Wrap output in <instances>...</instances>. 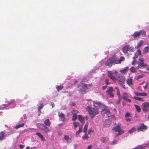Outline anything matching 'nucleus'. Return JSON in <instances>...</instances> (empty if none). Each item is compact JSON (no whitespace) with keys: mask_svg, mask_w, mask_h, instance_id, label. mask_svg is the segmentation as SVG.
Here are the masks:
<instances>
[{"mask_svg":"<svg viewBox=\"0 0 149 149\" xmlns=\"http://www.w3.org/2000/svg\"><path fill=\"white\" fill-rule=\"evenodd\" d=\"M134 94L136 95L137 96H145L147 95V93H139L137 92H135Z\"/></svg>","mask_w":149,"mask_h":149,"instance_id":"obj_12","label":"nucleus"},{"mask_svg":"<svg viewBox=\"0 0 149 149\" xmlns=\"http://www.w3.org/2000/svg\"><path fill=\"white\" fill-rule=\"evenodd\" d=\"M75 104L74 103V102H72V103H71V105L72 106H75Z\"/></svg>","mask_w":149,"mask_h":149,"instance_id":"obj_62","label":"nucleus"},{"mask_svg":"<svg viewBox=\"0 0 149 149\" xmlns=\"http://www.w3.org/2000/svg\"><path fill=\"white\" fill-rule=\"evenodd\" d=\"M136 109V111L137 112H140L141 111V109L140 106L136 104L134 105Z\"/></svg>","mask_w":149,"mask_h":149,"instance_id":"obj_29","label":"nucleus"},{"mask_svg":"<svg viewBox=\"0 0 149 149\" xmlns=\"http://www.w3.org/2000/svg\"><path fill=\"white\" fill-rule=\"evenodd\" d=\"M122 97L124 100H127L128 98V94L127 93H123Z\"/></svg>","mask_w":149,"mask_h":149,"instance_id":"obj_30","label":"nucleus"},{"mask_svg":"<svg viewBox=\"0 0 149 149\" xmlns=\"http://www.w3.org/2000/svg\"><path fill=\"white\" fill-rule=\"evenodd\" d=\"M43 107V105L42 104H40L38 110V111L40 112V113H41V109H42Z\"/></svg>","mask_w":149,"mask_h":149,"instance_id":"obj_39","label":"nucleus"},{"mask_svg":"<svg viewBox=\"0 0 149 149\" xmlns=\"http://www.w3.org/2000/svg\"><path fill=\"white\" fill-rule=\"evenodd\" d=\"M135 70V68L133 67H131L130 69V71L132 73L135 72H136Z\"/></svg>","mask_w":149,"mask_h":149,"instance_id":"obj_40","label":"nucleus"},{"mask_svg":"<svg viewBox=\"0 0 149 149\" xmlns=\"http://www.w3.org/2000/svg\"><path fill=\"white\" fill-rule=\"evenodd\" d=\"M148 129V127L144 123L141 124L140 126L137 129V131L138 132H144Z\"/></svg>","mask_w":149,"mask_h":149,"instance_id":"obj_7","label":"nucleus"},{"mask_svg":"<svg viewBox=\"0 0 149 149\" xmlns=\"http://www.w3.org/2000/svg\"><path fill=\"white\" fill-rule=\"evenodd\" d=\"M116 140H113L112 141V142L111 143H112V144L113 145V144H116Z\"/></svg>","mask_w":149,"mask_h":149,"instance_id":"obj_55","label":"nucleus"},{"mask_svg":"<svg viewBox=\"0 0 149 149\" xmlns=\"http://www.w3.org/2000/svg\"><path fill=\"white\" fill-rule=\"evenodd\" d=\"M127 83L130 86L132 85L133 79L131 78L127 79Z\"/></svg>","mask_w":149,"mask_h":149,"instance_id":"obj_16","label":"nucleus"},{"mask_svg":"<svg viewBox=\"0 0 149 149\" xmlns=\"http://www.w3.org/2000/svg\"><path fill=\"white\" fill-rule=\"evenodd\" d=\"M82 131V127H79V129L78 131H77L75 133V135L76 137H78L79 134Z\"/></svg>","mask_w":149,"mask_h":149,"instance_id":"obj_26","label":"nucleus"},{"mask_svg":"<svg viewBox=\"0 0 149 149\" xmlns=\"http://www.w3.org/2000/svg\"><path fill=\"white\" fill-rule=\"evenodd\" d=\"M125 59V58L123 56H121L119 59H118L113 55L106 61L104 65H105L108 66L109 68H111L113 64L120 63L122 61H124Z\"/></svg>","mask_w":149,"mask_h":149,"instance_id":"obj_2","label":"nucleus"},{"mask_svg":"<svg viewBox=\"0 0 149 149\" xmlns=\"http://www.w3.org/2000/svg\"><path fill=\"white\" fill-rule=\"evenodd\" d=\"M136 54L139 55L141 54V52L140 50H138L136 52Z\"/></svg>","mask_w":149,"mask_h":149,"instance_id":"obj_47","label":"nucleus"},{"mask_svg":"<svg viewBox=\"0 0 149 149\" xmlns=\"http://www.w3.org/2000/svg\"><path fill=\"white\" fill-rule=\"evenodd\" d=\"M149 52V46H147L143 49V54Z\"/></svg>","mask_w":149,"mask_h":149,"instance_id":"obj_21","label":"nucleus"},{"mask_svg":"<svg viewBox=\"0 0 149 149\" xmlns=\"http://www.w3.org/2000/svg\"><path fill=\"white\" fill-rule=\"evenodd\" d=\"M117 95L118 97H120V94L119 91H117Z\"/></svg>","mask_w":149,"mask_h":149,"instance_id":"obj_50","label":"nucleus"},{"mask_svg":"<svg viewBox=\"0 0 149 149\" xmlns=\"http://www.w3.org/2000/svg\"><path fill=\"white\" fill-rule=\"evenodd\" d=\"M143 146L142 145H139L136 148V149H143Z\"/></svg>","mask_w":149,"mask_h":149,"instance_id":"obj_44","label":"nucleus"},{"mask_svg":"<svg viewBox=\"0 0 149 149\" xmlns=\"http://www.w3.org/2000/svg\"><path fill=\"white\" fill-rule=\"evenodd\" d=\"M126 100V101H128V102H131V100H130V99H127V100Z\"/></svg>","mask_w":149,"mask_h":149,"instance_id":"obj_63","label":"nucleus"},{"mask_svg":"<svg viewBox=\"0 0 149 149\" xmlns=\"http://www.w3.org/2000/svg\"><path fill=\"white\" fill-rule=\"evenodd\" d=\"M73 112L75 113H76H76H79V111H78V110H73Z\"/></svg>","mask_w":149,"mask_h":149,"instance_id":"obj_53","label":"nucleus"},{"mask_svg":"<svg viewBox=\"0 0 149 149\" xmlns=\"http://www.w3.org/2000/svg\"><path fill=\"white\" fill-rule=\"evenodd\" d=\"M138 57V56H137L136 55V54H135V56L133 57V59H136V58H137Z\"/></svg>","mask_w":149,"mask_h":149,"instance_id":"obj_59","label":"nucleus"},{"mask_svg":"<svg viewBox=\"0 0 149 149\" xmlns=\"http://www.w3.org/2000/svg\"><path fill=\"white\" fill-rule=\"evenodd\" d=\"M109 111L107 109H104L102 110V113L103 114L108 113H109Z\"/></svg>","mask_w":149,"mask_h":149,"instance_id":"obj_38","label":"nucleus"},{"mask_svg":"<svg viewBox=\"0 0 149 149\" xmlns=\"http://www.w3.org/2000/svg\"><path fill=\"white\" fill-rule=\"evenodd\" d=\"M78 118L79 120L83 125L85 123L84 118L81 115H78Z\"/></svg>","mask_w":149,"mask_h":149,"instance_id":"obj_13","label":"nucleus"},{"mask_svg":"<svg viewBox=\"0 0 149 149\" xmlns=\"http://www.w3.org/2000/svg\"><path fill=\"white\" fill-rule=\"evenodd\" d=\"M113 88L112 87H110L107 90L106 93L107 95L111 97H114V95L113 93Z\"/></svg>","mask_w":149,"mask_h":149,"instance_id":"obj_8","label":"nucleus"},{"mask_svg":"<svg viewBox=\"0 0 149 149\" xmlns=\"http://www.w3.org/2000/svg\"><path fill=\"white\" fill-rule=\"evenodd\" d=\"M106 138L104 137H101L100 138V141L102 143H104L105 142Z\"/></svg>","mask_w":149,"mask_h":149,"instance_id":"obj_42","label":"nucleus"},{"mask_svg":"<svg viewBox=\"0 0 149 149\" xmlns=\"http://www.w3.org/2000/svg\"><path fill=\"white\" fill-rule=\"evenodd\" d=\"M144 43V42L143 40H141L138 43L136 47L137 49L139 48Z\"/></svg>","mask_w":149,"mask_h":149,"instance_id":"obj_28","label":"nucleus"},{"mask_svg":"<svg viewBox=\"0 0 149 149\" xmlns=\"http://www.w3.org/2000/svg\"><path fill=\"white\" fill-rule=\"evenodd\" d=\"M134 99L137 100H138L139 101H144V100L142 98L139 97H134Z\"/></svg>","mask_w":149,"mask_h":149,"instance_id":"obj_36","label":"nucleus"},{"mask_svg":"<svg viewBox=\"0 0 149 149\" xmlns=\"http://www.w3.org/2000/svg\"><path fill=\"white\" fill-rule=\"evenodd\" d=\"M63 139L65 140L67 142H70L71 140V139L70 138L69 136L66 135H64Z\"/></svg>","mask_w":149,"mask_h":149,"instance_id":"obj_23","label":"nucleus"},{"mask_svg":"<svg viewBox=\"0 0 149 149\" xmlns=\"http://www.w3.org/2000/svg\"><path fill=\"white\" fill-rule=\"evenodd\" d=\"M56 88L58 92H59L60 90L63 88V87L62 86H56Z\"/></svg>","mask_w":149,"mask_h":149,"instance_id":"obj_33","label":"nucleus"},{"mask_svg":"<svg viewBox=\"0 0 149 149\" xmlns=\"http://www.w3.org/2000/svg\"><path fill=\"white\" fill-rule=\"evenodd\" d=\"M149 102H144L142 104V108L143 111L144 112H147L149 110Z\"/></svg>","mask_w":149,"mask_h":149,"instance_id":"obj_9","label":"nucleus"},{"mask_svg":"<svg viewBox=\"0 0 149 149\" xmlns=\"http://www.w3.org/2000/svg\"><path fill=\"white\" fill-rule=\"evenodd\" d=\"M113 130L115 131L118 132V134L116 135V136L121 135L124 132V131L121 129L120 126H116L115 127L113 128Z\"/></svg>","mask_w":149,"mask_h":149,"instance_id":"obj_5","label":"nucleus"},{"mask_svg":"<svg viewBox=\"0 0 149 149\" xmlns=\"http://www.w3.org/2000/svg\"><path fill=\"white\" fill-rule=\"evenodd\" d=\"M58 116L59 117L63 118V119L62 120V121H63L64 120L65 117V115L63 113H60V112H59L58 113Z\"/></svg>","mask_w":149,"mask_h":149,"instance_id":"obj_25","label":"nucleus"},{"mask_svg":"<svg viewBox=\"0 0 149 149\" xmlns=\"http://www.w3.org/2000/svg\"><path fill=\"white\" fill-rule=\"evenodd\" d=\"M148 83H147L146 84V85L144 87V89H146L147 88V87L148 86Z\"/></svg>","mask_w":149,"mask_h":149,"instance_id":"obj_57","label":"nucleus"},{"mask_svg":"<svg viewBox=\"0 0 149 149\" xmlns=\"http://www.w3.org/2000/svg\"><path fill=\"white\" fill-rule=\"evenodd\" d=\"M116 82L117 81H118V83L122 86L123 88L125 89H126L124 83L125 80V76L118 75L116 77Z\"/></svg>","mask_w":149,"mask_h":149,"instance_id":"obj_3","label":"nucleus"},{"mask_svg":"<svg viewBox=\"0 0 149 149\" xmlns=\"http://www.w3.org/2000/svg\"><path fill=\"white\" fill-rule=\"evenodd\" d=\"M25 146L24 145H20L19 146V148L21 149H22V148H23Z\"/></svg>","mask_w":149,"mask_h":149,"instance_id":"obj_48","label":"nucleus"},{"mask_svg":"<svg viewBox=\"0 0 149 149\" xmlns=\"http://www.w3.org/2000/svg\"><path fill=\"white\" fill-rule=\"evenodd\" d=\"M77 115L76 113H73V114L72 118V120L73 121H75L77 119Z\"/></svg>","mask_w":149,"mask_h":149,"instance_id":"obj_37","label":"nucleus"},{"mask_svg":"<svg viewBox=\"0 0 149 149\" xmlns=\"http://www.w3.org/2000/svg\"><path fill=\"white\" fill-rule=\"evenodd\" d=\"M129 68L128 67H125L123 69L120 70V72L122 74H125L127 73L128 72V70Z\"/></svg>","mask_w":149,"mask_h":149,"instance_id":"obj_17","label":"nucleus"},{"mask_svg":"<svg viewBox=\"0 0 149 149\" xmlns=\"http://www.w3.org/2000/svg\"><path fill=\"white\" fill-rule=\"evenodd\" d=\"M82 88L84 90L87 89V85L85 84H84L82 86Z\"/></svg>","mask_w":149,"mask_h":149,"instance_id":"obj_45","label":"nucleus"},{"mask_svg":"<svg viewBox=\"0 0 149 149\" xmlns=\"http://www.w3.org/2000/svg\"><path fill=\"white\" fill-rule=\"evenodd\" d=\"M88 126V123H87L85 125L83 130V132H85V133H86Z\"/></svg>","mask_w":149,"mask_h":149,"instance_id":"obj_31","label":"nucleus"},{"mask_svg":"<svg viewBox=\"0 0 149 149\" xmlns=\"http://www.w3.org/2000/svg\"><path fill=\"white\" fill-rule=\"evenodd\" d=\"M139 62L138 63V65H140L141 67L146 68L147 67V65L144 63V60L143 58H139Z\"/></svg>","mask_w":149,"mask_h":149,"instance_id":"obj_10","label":"nucleus"},{"mask_svg":"<svg viewBox=\"0 0 149 149\" xmlns=\"http://www.w3.org/2000/svg\"><path fill=\"white\" fill-rule=\"evenodd\" d=\"M93 132V130L91 129L89 130L88 132V134H90L91 132Z\"/></svg>","mask_w":149,"mask_h":149,"instance_id":"obj_51","label":"nucleus"},{"mask_svg":"<svg viewBox=\"0 0 149 149\" xmlns=\"http://www.w3.org/2000/svg\"><path fill=\"white\" fill-rule=\"evenodd\" d=\"M142 67H141L140 65H138V66L136 67L135 68L136 70L139 69V68H141Z\"/></svg>","mask_w":149,"mask_h":149,"instance_id":"obj_52","label":"nucleus"},{"mask_svg":"<svg viewBox=\"0 0 149 149\" xmlns=\"http://www.w3.org/2000/svg\"><path fill=\"white\" fill-rule=\"evenodd\" d=\"M45 125L46 126L49 127L51 124V122L49 119H46L44 122Z\"/></svg>","mask_w":149,"mask_h":149,"instance_id":"obj_20","label":"nucleus"},{"mask_svg":"<svg viewBox=\"0 0 149 149\" xmlns=\"http://www.w3.org/2000/svg\"><path fill=\"white\" fill-rule=\"evenodd\" d=\"M118 72L116 71H114L113 72L108 71H107L108 76L114 82H116V77H114L113 75L115 74H117Z\"/></svg>","mask_w":149,"mask_h":149,"instance_id":"obj_4","label":"nucleus"},{"mask_svg":"<svg viewBox=\"0 0 149 149\" xmlns=\"http://www.w3.org/2000/svg\"><path fill=\"white\" fill-rule=\"evenodd\" d=\"M62 132H59L58 133V134L59 136H61L62 134Z\"/></svg>","mask_w":149,"mask_h":149,"instance_id":"obj_56","label":"nucleus"},{"mask_svg":"<svg viewBox=\"0 0 149 149\" xmlns=\"http://www.w3.org/2000/svg\"><path fill=\"white\" fill-rule=\"evenodd\" d=\"M93 104L95 108H93L92 109V107L90 106H88L86 108V110L90 114L92 119L96 115L99 113L98 109L102 105V104L99 102H94Z\"/></svg>","mask_w":149,"mask_h":149,"instance_id":"obj_1","label":"nucleus"},{"mask_svg":"<svg viewBox=\"0 0 149 149\" xmlns=\"http://www.w3.org/2000/svg\"><path fill=\"white\" fill-rule=\"evenodd\" d=\"M143 77V76L141 75H139L138 76V78H141Z\"/></svg>","mask_w":149,"mask_h":149,"instance_id":"obj_64","label":"nucleus"},{"mask_svg":"<svg viewBox=\"0 0 149 149\" xmlns=\"http://www.w3.org/2000/svg\"><path fill=\"white\" fill-rule=\"evenodd\" d=\"M136 131V129L135 127H133L131 130L128 131V133L130 134H132Z\"/></svg>","mask_w":149,"mask_h":149,"instance_id":"obj_32","label":"nucleus"},{"mask_svg":"<svg viewBox=\"0 0 149 149\" xmlns=\"http://www.w3.org/2000/svg\"><path fill=\"white\" fill-rule=\"evenodd\" d=\"M82 131V127H79V129L78 131H77L75 133V135L76 137H78L79 134Z\"/></svg>","mask_w":149,"mask_h":149,"instance_id":"obj_27","label":"nucleus"},{"mask_svg":"<svg viewBox=\"0 0 149 149\" xmlns=\"http://www.w3.org/2000/svg\"><path fill=\"white\" fill-rule=\"evenodd\" d=\"M24 123H23L21 124L17 125L15 127V128L16 129H17L19 128L23 127L24 126Z\"/></svg>","mask_w":149,"mask_h":149,"instance_id":"obj_34","label":"nucleus"},{"mask_svg":"<svg viewBox=\"0 0 149 149\" xmlns=\"http://www.w3.org/2000/svg\"><path fill=\"white\" fill-rule=\"evenodd\" d=\"M44 132L45 133L49 132L51 131V129L45 126L43 130Z\"/></svg>","mask_w":149,"mask_h":149,"instance_id":"obj_24","label":"nucleus"},{"mask_svg":"<svg viewBox=\"0 0 149 149\" xmlns=\"http://www.w3.org/2000/svg\"><path fill=\"white\" fill-rule=\"evenodd\" d=\"M130 116V114L128 113H127L125 115V117L127 118Z\"/></svg>","mask_w":149,"mask_h":149,"instance_id":"obj_54","label":"nucleus"},{"mask_svg":"<svg viewBox=\"0 0 149 149\" xmlns=\"http://www.w3.org/2000/svg\"><path fill=\"white\" fill-rule=\"evenodd\" d=\"M141 33V35L142 36H145L146 34V32L145 31L143 30H141L140 31Z\"/></svg>","mask_w":149,"mask_h":149,"instance_id":"obj_43","label":"nucleus"},{"mask_svg":"<svg viewBox=\"0 0 149 149\" xmlns=\"http://www.w3.org/2000/svg\"><path fill=\"white\" fill-rule=\"evenodd\" d=\"M36 134L40 138L42 141H45V138L43 137V136L39 132H36Z\"/></svg>","mask_w":149,"mask_h":149,"instance_id":"obj_14","label":"nucleus"},{"mask_svg":"<svg viewBox=\"0 0 149 149\" xmlns=\"http://www.w3.org/2000/svg\"><path fill=\"white\" fill-rule=\"evenodd\" d=\"M123 51L125 53H126L128 51L133 52L134 51V48L130 47L129 45H126L124 46L122 49Z\"/></svg>","mask_w":149,"mask_h":149,"instance_id":"obj_6","label":"nucleus"},{"mask_svg":"<svg viewBox=\"0 0 149 149\" xmlns=\"http://www.w3.org/2000/svg\"><path fill=\"white\" fill-rule=\"evenodd\" d=\"M107 88V85H106L105 86H103L102 87V89H103V90H104L106 88Z\"/></svg>","mask_w":149,"mask_h":149,"instance_id":"obj_58","label":"nucleus"},{"mask_svg":"<svg viewBox=\"0 0 149 149\" xmlns=\"http://www.w3.org/2000/svg\"><path fill=\"white\" fill-rule=\"evenodd\" d=\"M88 138V136L87 134L86 133H85L83 137V139H87Z\"/></svg>","mask_w":149,"mask_h":149,"instance_id":"obj_41","label":"nucleus"},{"mask_svg":"<svg viewBox=\"0 0 149 149\" xmlns=\"http://www.w3.org/2000/svg\"><path fill=\"white\" fill-rule=\"evenodd\" d=\"M73 124L74 125V128L75 130L77 127L79 126V123L77 122H74L73 123Z\"/></svg>","mask_w":149,"mask_h":149,"instance_id":"obj_35","label":"nucleus"},{"mask_svg":"<svg viewBox=\"0 0 149 149\" xmlns=\"http://www.w3.org/2000/svg\"><path fill=\"white\" fill-rule=\"evenodd\" d=\"M36 126L38 127L40 129L42 130L45 126L44 124L40 123L37 124H36Z\"/></svg>","mask_w":149,"mask_h":149,"instance_id":"obj_19","label":"nucleus"},{"mask_svg":"<svg viewBox=\"0 0 149 149\" xmlns=\"http://www.w3.org/2000/svg\"><path fill=\"white\" fill-rule=\"evenodd\" d=\"M92 147V145H90L88 146V149H91Z\"/></svg>","mask_w":149,"mask_h":149,"instance_id":"obj_61","label":"nucleus"},{"mask_svg":"<svg viewBox=\"0 0 149 149\" xmlns=\"http://www.w3.org/2000/svg\"><path fill=\"white\" fill-rule=\"evenodd\" d=\"M136 62V60L135 59H133V60L132 62V65H134Z\"/></svg>","mask_w":149,"mask_h":149,"instance_id":"obj_49","label":"nucleus"},{"mask_svg":"<svg viewBox=\"0 0 149 149\" xmlns=\"http://www.w3.org/2000/svg\"><path fill=\"white\" fill-rule=\"evenodd\" d=\"M15 101L14 100H10L9 102H8V104H3L2 106H4V107H0V109L3 110L6 109V108L8 107L10 104L14 102Z\"/></svg>","mask_w":149,"mask_h":149,"instance_id":"obj_11","label":"nucleus"},{"mask_svg":"<svg viewBox=\"0 0 149 149\" xmlns=\"http://www.w3.org/2000/svg\"><path fill=\"white\" fill-rule=\"evenodd\" d=\"M5 138V133L4 132L2 131L0 132V140H3Z\"/></svg>","mask_w":149,"mask_h":149,"instance_id":"obj_18","label":"nucleus"},{"mask_svg":"<svg viewBox=\"0 0 149 149\" xmlns=\"http://www.w3.org/2000/svg\"><path fill=\"white\" fill-rule=\"evenodd\" d=\"M141 33L140 31H136L134 33L132 36L134 38L138 37L141 35Z\"/></svg>","mask_w":149,"mask_h":149,"instance_id":"obj_22","label":"nucleus"},{"mask_svg":"<svg viewBox=\"0 0 149 149\" xmlns=\"http://www.w3.org/2000/svg\"><path fill=\"white\" fill-rule=\"evenodd\" d=\"M36 134L40 138L42 141H45V138L43 137V136L39 132H36Z\"/></svg>","mask_w":149,"mask_h":149,"instance_id":"obj_15","label":"nucleus"},{"mask_svg":"<svg viewBox=\"0 0 149 149\" xmlns=\"http://www.w3.org/2000/svg\"><path fill=\"white\" fill-rule=\"evenodd\" d=\"M51 105L52 108H53L55 106L53 102L51 103Z\"/></svg>","mask_w":149,"mask_h":149,"instance_id":"obj_60","label":"nucleus"},{"mask_svg":"<svg viewBox=\"0 0 149 149\" xmlns=\"http://www.w3.org/2000/svg\"><path fill=\"white\" fill-rule=\"evenodd\" d=\"M105 81V83H106V85H109L110 84V83L109 82V79H106Z\"/></svg>","mask_w":149,"mask_h":149,"instance_id":"obj_46","label":"nucleus"}]
</instances>
